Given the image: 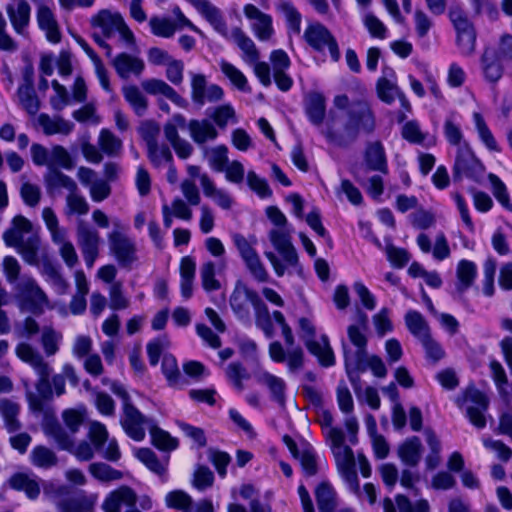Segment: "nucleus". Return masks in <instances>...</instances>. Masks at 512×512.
Listing matches in <instances>:
<instances>
[{
  "mask_svg": "<svg viewBox=\"0 0 512 512\" xmlns=\"http://www.w3.org/2000/svg\"><path fill=\"white\" fill-rule=\"evenodd\" d=\"M19 413L20 405L17 402L8 398L0 399V415L9 433L16 432L21 428V423L18 419Z\"/></svg>",
  "mask_w": 512,
  "mask_h": 512,
  "instance_id": "nucleus-45",
  "label": "nucleus"
},
{
  "mask_svg": "<svg viewBox=\"0 0 512 512\" xmlns=\"http://www.w3.org/2000/svg\"><path fill=\"white\" fill-rule=\"evenodd\" d=\"M76 239L87 267L92 268L99 256L102 242L99 232L84 220H78Z\"/></svg>",
  "mask_w": 512,
  "mask_h": 512,
  "instance_id": "nucleus-13",
  "label": "nucleus"
},
{
  "mask_svg": "<svg viewBox=\"0 0 512 512\" xmlns=\"http://www.w3.org/2000/svg\"><path fill=\"white\" fill-rule=\"evenodd\" d=\"M221 72L229 79V81L240 91L250 92L248 80L246 76L232 63L221 60L219 62Z\"/></svg>",
  "mask_w": 512,
  "mask_h": 512,
  "instance_id": "nucleus-60",
  "label": "nucleus"
},
{
  "mask_svg": "<svg viewBox=\"0 0 512 512\" xmlns=\"http://www.w3.org/2000/svg\"><path fill=\"white\" fill-rule=\"evenodd\" d=\"M137 458L145 466L157 474L163 482L167 480V461L161 462L156 454L149 448H141L137 451Z\"/></svg>",
  "mask_w": 512,
  "mask_h": 512,
  "instance_id": "nucleus-52",
  "label": "nucleus"
},
{
  "mask_svg": "<svg viewBox=\"0 0 512 512\" xmlns=\"http://www.w3.org/2000/svg\"><path fill=\"white\" fill-rule=\"evenodd\" d=\"M137 495L129 486H121L111 491L102 503L104 512H121V508L125 506L127 509L133 508L137 503Z\"/></svg>",
  "mask_w": 512,
  "mask_h": 512,
  "instance_id": "nucleus-20",
  "label": "nucleus"
},
{
  "mask_svg": "<svg viewBox=\"0 0 512 512\" xmlns=\"http://www.w3.org/2000/svg\"><path fill=\"white\" fill-rule=\"evenodd\" d=\"M253 309L256 326L263 331L267 338H272L274 336L272 316L268 310V307L262 301L261 297H259Z\"/></svg>",
  "mask_w": 512,
  "mask_h": 512,
  "instance_id": "nucleus-55",
  "label": "nucleus"
},
{
  "mask_svg": "<svg viewBox=\"0 0 512 512\" xmlns=\"http://www.w3.org/2000/svg\"><path fill=\"white\" fill-rule=\"evenodd\" d=\"M259 294L242 281H237L230 296V306L236 317L243 322H250V306L254 307Z\"/></svg>",
  "mask_w": 512,
  "mask_h": 512,
  "instance_id": "nucleus-16",
  "label": "nucleus"
},
{
  "mask_svg": "<svg viewBox=\"0 0 512 512\" xmlns=\"http://www.w3.org/2000/svg\"><path fill=\"white\" fill-rule=\"evenodd\" d=\"M423 446L417 436L408 437L397 449V454L402 463L410 467H416L422 458Z\"/></svg>",
  "mask_w": 512,
  "mask_h": 512,
  "instance_id": "nucleus-34",
  "label": "nucleus"
},
{
  "mask_svg": "<svg viewBox=\"0 0 512 512\" xmlns=\"http://www.w3.org/2000/svg\"><path fill=\"white\" fill-rule=\"evenodd\" d=\"M449 18L456 30V42L463 55H471L475 50L476 32L465 11L460 7H452Z\"/></svg>",
  "mask_w": 512,
  "mask_h": 512,
  "instance_id": "nucleus-12",
  "label": "nucleus"
},
{
  "mask_svg": "<svg viewBox=\"0 0 512 512\" xmlns=\"http://www.w3.org/2000/svg\"><path fill=\"white\" fill-rule=\"evenodd\" d=\"M225 375L228 381L239 392L244 389L243 381L250 378V374L246 367L240 362L229 363L225 368Z\"/></svg>",
  "mask_w": 512,
  "mask_h": 512,
  "instance_id": "nucleus-63",
  "label": "nucleus"
},
{
  "mask_svg": "<svg viewBox=\"0 0 512 512\" xmlns=\"http://www.w3.org/2000/svg\"><path fill=\"white\" fill-rule=\"evenodd\" d=\"M111 64L121 79H128L131 75L139 77L145 69V63L141 58L125 52L116 55Z\"/></svg>",
  "mask_w": 512,
  "mask_h": 512,
  "instance_id": "nucleus-28",
  "label": "nucleus"
},
{
  "mask_svg": "<svg viewBox=\"0 0 512 512\" xmlns=\"http://www.w3.org/2000/svg\"><path fill=\"white\" fill-rule=\"evenodd\" d=\"M375 128L376 117L371 105L366 100H356L345 111L341 127H336L329 120L321 129V133L328 142L339 147H348L357 140L361 131L365 134H372Z\"/></svg>",
  "mask_w": 512,
  "mask_h": 512,
  "instance_id": "nucleus-1",
  "label": "nucleus"
},
{
  "mask_svg": "<svg viewBox=\"0 0 512 512\" xmlns=\"http://www.w3.org/2000/svg\"><path fill=\"white\" fill-rule=\"evenodd\" d=\"M458 407L465 406L466 416L470 423L477 429H483L487 424L486 412L488 411L489 397L474 386L465 389L462 396L456 399Z\"/></svg>",
  "mask_w": 512,
  "mask_h": 512,
  "instance_id": "nucleus-7",
  "label": "nucleus"
},
{
  "mask_svg": "<svg viewBox=\"0 0 512 512\" xmlns=\"http://www.w3.org/2000/svg\"><path fill=\"white\" fill-rule=\"evenodd\" d=\"M491 377L496 385L497 391L500 397L505 402L510 401V393L508 391V377L502 366L497 360H492L489 364Z\"/></svg>",
  "mask_w": 512,
  "mask_h": 512,
  "instance_id": "nucleus-57",
  "label": "nucleus"
},
{
  "mask_svg": "<svg viewBox=\"0 0 512 512\" xmlns=\"http://www.w3.org/2000/svg\"><path fill=\"white\" fill-rule=\"evenodd\" d=\"M44 182L46 190L51 196L60 194L62 189L70 193L78 187L77 183L70 176L58 169H49L44 175Z\"/></svg>",
  "mask_w": 512,
  "mask_h": 512,
  "instance_id": "nucleus-32",
  "label": "nucleus"
},
{
  "mask_svg": "<svg viewBox=\"0 0 512 512\" xmlns=\"http://www.w3.org/2000/svg\"><path fill=\"white\" fill-rule=\"evenodd\" d=\"M100 150L109 157H117L122 151V141L110 130L102 129L98 137Z\"/></svg>",
  "mask_w": 512,
  "mask_h": 512,
  "instance_id": "nucleus-58",
  "label": "nucleus"
},
{
  "mask_svg": "<svg viewBox=\"0 0 512 512\" xmlns=\"http://www.w3.org/2000/svg\"><path fill=\"white\" fill-rule=\"evenodd\" d=\"M501 60L497 59L491 49H485L481 56V66L484 77L491 83H496L503 75Z\"/></svg>",
  "mask_w": 512,
  "mask_h": 512,
  "instance_id": "nucleus-49",
  "label": "nucleus"
},
{
  "mask_svg": "<svg viewBox=\"0 0 512 512\" xmlns=\"http://www.w3.org/2000/svg\"><path fill=\"white\" fill-rule=\"evenodd\" d=\"M164 501L167 508L180 512H214L211 500L202 499L195 503L187 492L180 489L168 492Z\"/></svg>",
  "mask_w": 512,
  "mask_h": 512,
  "instance_id": "nucleus-18",
  "label": "nucleus"
},
{
  "mask_svg": "<svg viewBox=\"0 0 512 512\" xmlns=\"http://www.w3.org/2000/svg\"><path fill=\"white\" fill-rule=\"evenodd\" d=\"M188 130L191 139L199 146H203L209 141H214L218 137L215 125L208 119L190 120L188 122Z\"/></svg>",
  "mask_w": 512,
  "mask_h": 512,
  "instance_id": "nucleus-33",
  "label": "nucleus"
},
{
  "mask_svg": "<svg viewBox=\"0 0 512 512\" xmlns=\"http://www.w3.org/2000/svg\"><path fill=\"white\" fill-rule=\"evenodd\" d=\"M42 218L50 233L52 242L60 247L68 242V231L59 223L58 217L51 207H45L42 211Z\"/></svg>",
  "mask_w": 512,
  "mask_h": 512,
  "instance_id": "nucleus-37",
  "label": "nucleus"
},
{
  "mask_svg": "<svg viewBox=\"0 0 512 512\" xmlns=\"http://www.w3.org/2000/svg\"><path fill=\"white\" fill-rule=\"evenodd\" d=\"M8 482L12 489L23 491L31 500H35L40 494V485L34 475L16 473L9 478Z\"/></svg>",
  "mask_w": 512,
  "mask_h": 512,
  "instance_id": "nucleus-39",
  "label": "nucleus"
},
{
  "mask_svg": "<svg viewBox=\"0 0 512 512\" xmlns=\"http://www.w3.org/2000/svg\"><path fill=\"white\" fill-rule=\"evenodd\" d=\"M282 334L285 344L288 347L287 352L279 341H273L269 344V356L276 363L287 362L288 370L295 372L302 368L304 363V352L300 346H294L295 338L290 326L284 327Z\"/></svg>",
  "mask_w": 512,
  "mask_h": 512,
  "instance_id": "nucleus-9",
  "label": "nucleus"
},
{
  "mask_svg": "<svg viewBox=\"0 0 512 512\" xmlns=\"http://www.w3.org/2000/svg\"><path fill=\"white\" fill-rule=\"evenodd\" d=\"M200 184L204 195L213 199L222 209L228 210L232 207L233 199L231 196L226 191L218 189L207 174L200 175Z\"/></svg>",
  "mask_w": 512,
  "mask_h": 512,
  "instance_id": "nucleus-42",
  "label": "nucleus"
},
{
  "mask_svg": "<svg viewBox=\"0 0 512 512\" xmlns=\"http://www.w3.org/2000/svg\"><path fill=\"white\" fill-rule=\"evenodd\" d=\"M20 105L30 115H35L40 108V101L35 93L32 80L25 76V83L17 91Z\"/></svg>",
  "mask_w": 512,
  "mask_h": 512,
  "instance_id": "nucleus-44",
  "label": "nucleus"
},
{
  "mask_svg": "<svg viewBox=\"0 0 512 512\" xmlns=\"http://www.w3.org/2000/svg\"><path fill=\"white\" fill-rule=\"evenodd\" d=\"M368 316L360 308L355 314V323L347 327L348 342L342 341L345 368H363V356L367 353Z\"/></svg>",
  "mask_w": 512,
  "mask_h": 512,
  "instance_id": "nucleus-3",
  "label": "nucleus"
},
{
  "mask_svg": "<svg viewBox=\"0 0 512 512\" xmlns=\"http://www.w3.org/2000/svg\"><path fill=\"white\" fill-rule=\"evenodd\" d=\"M484 172V166L475 157L467 143L457 148L456 159L453 168L454 180H460L463 176L479 182Z\"/></svg>",
  "mask_w": 512,
  "mask_h": 512,
  "instance_id": "nucleus-15",
  "label": "nucleus"
},
{
  "mask_svg": "<svg viewBox=\"0 0 512 512\" xmlns=\"http://www.w3.org/2000/svg\"><path fill=\"white\" fill-rule=\"evenodd\" d=\"M31 463L39 468L49 469L58 463L57 455L48 447L39 445L32 449L30 454Z\"/></svg>",
  "mask_w": 512,
  "mask_h": 512,
  "instance_id": "nucleus-59",
  "label": "nucleus"
},
{
  "mask_svg": "<svg viewBox=\"0 0 512 512\" xmlns=\"http://www.w3.org/2000/svg\"><path fill=\"white\" fill-rule=\"evenodd\" d=\"M15 289L25 309L32 314L41 315L45 308L50 306L47 294L37 281L29 275L21 276L20 280L16 283Z\"/></svg>",
  "mask_w": 512,
  "mask_h": 512,
  "instance_id": "nucleus-10",
  "label": "nucleus"
},
{
  "mask_svg": "<svg viewBox=\"0 0 512 512\" xmlns=\"http://www.w3.org/2000/svg\"><path fill=\"white\" fill-rule=\"evenodd\" d=\"M61 341V332L55 330L52 326H44L42 328L41 345L47 357L54 356L59 351Z\"/></svg>",
  "mask_w": 512,
  "mask_h": 512,
  "instance_id": "nucleus-61",
  "label": "nucleus"
},
{
  "mask_svg": "<svg viewBox=\"0 0 512 512\" xmlns=\"http://www.w3.org/2000/svg\"><path fill=\"white\" fill-rule=\"evenodd\" d=\"M196 10L210 23V25L220 35L229 38L227 24L219 8L214 6L209 0H187Z\"/></svg>",
  "mask_w": 512,
  "mask_h": 512,
  "instance_id": "nucleus-21",
  "label": "nucleus"
},
{
  "mask_svg": "<svg viewBox=\"0 0 512 512\" xmlns=\"http://www.w3.org/2000/svg\"><path fill=\"white\" fill-rule=\"evenodd\" d=\"M299 326L302 332L301 337L309 352L318 358L322 366L329 367L334 365L335 357L328 338L323 336L321 342L315 341V327L312 322L305 317L299 319Z\"/></svg>",
  "mask_w": 512,
  "mask_h": 512,
  "instance_id": "nucleus-11",
  "label": "nucleus"
},
{
  "mask_svg": "<svg viewBox=\"0 0 512 512\" xmlns=\"http://www.w3.org/2000/svg\"><path fill=\"white\" fill-rule=\"evenodd\" d=\"M148 158L156 167L172 161V153L168 146L159 145L152 136L147 137Z\"/></svg>",
  "mask_w": 512,
  "mask_h": 512,
  "instance_id": "nucleus-62",
  "label": "nucleus"
},
{
  "mask_svg": "<svg viewBox=\"0 0 512 512\" xmlns=\"http://www.w3.org/2000/svg\"><path fill=\"white\" fill-rule=\"evenodd\" d=\"M228 39L232 40L241 50V58L247 65L260 60V51L254 41L241 28L234 27Z\"/></svg>",
  "mask_w": 512,
  "mask_h": 512,
  "instance_id": "nucleus-31",
  "label": "nucleus"
},
{
  "mask_svg": "<svg viewBox=\"0 0 512 512\" xmlns=\"http://www.w3.org/2000/svg\"><path fill=\"white\" fill-rule=\"evenodd\" d=\"M37 22L39 27L45 31L47 39L52 43H58L61 40V33L57 20L52 10L40 3L37 9Z\"/></svg>",
  "mask_w": 512,
  "mask_h": 512,
  "instance_id": "nucleus-35",
  "label": "nucleus"
},
{
  "mask_svg": "<svg viewBox=\"0 0 512 512\" xmlns=\"http://www.w3.org/2000/svg\"><path fill=\"white\" fill-rule=\"evenodd\" d=\"M315 498L320 512H332L337 507L336 492L327 482H322L316 487Z\"/></svg>",
  "mask_w": 512,
  "mask_h": 512,
  "instance_id": "nucleus-50",
  "label": "nucleus"
},
{
  "mask_svg": "<svg viewBox=\"0 0 512 512\" xmlns=\"http://www.w3.org/2000/svg\"><path fill=\"white\" fill-rule=\"evenodd\" d=\"M207 114L220 129H225L229 122L237 123L235 110L229 104L209 109Z\"/></svg>",
  "mask_w": 512,
  "mask_h": 512,
  "instance_id": "nucleus-64",
  "label": "nucleus"
},
{
  "mask_svg": "<svg viewBox=\"0 0 512 512\" xmlns=\"http://www.w3.org/2000/svg\"><path fill=\"white\" fill-rule=\"evenodd\" d=\"M458 282L456 283V293L463 295L473 284L477 276V267L474 262L461 260L456 269Z\"/></svg>",
  "mask_w": 512,
  "mask_h": 512,
  "instance_id": "nucleus-41",
  "label": "nucleus"
},
{
  "mask_svg": "<svg viewBox=\"0 0 512 512\" xmlns=\"http://www.w3.org/2000/svg\"><path fill=\"white\" fill-rule=\"evenodd\" d=\"M365 168L363 172L377 171L383 174L388 172V165L384 146L380 141L368 142L364 152Z\"/></svg>",
  "mask_w": 512,
  "mask_h": 512,
  "instance_id": "nucleus-29",
  "label": "nucleus"
},
{
  "mask_svg": "<svg viewBox=\"0 0 512 512\" xmlns=\"http://www.w3.org/2000/svg\"><path fill=\"white\" fill-rule=\"evenodd\" d=\"M161 368L169 386L182 388L188 385L187 378L180 372L177 360L172 355L163 357Z\"/></svg>",
  "mask_w": 512,
  "mask_h": 512,
  "instance_id": "nucleus-46",
  "label": "nucleus"
},
{
  "mask_svg": "<svg viewBox=\"0 0 512 512\" xmlns=\"http://www.w3.org/2000/svg\"><path fill=\"white\" fill-rule=\"evenodd\" d=\"M191 75V99L198 105L203 106L206 102L214 103L222 100L223 89L217 84H208L205 75L190 73Z\"/></svg>",
  "mask_w": 512,
  "mask_h": 512,
  "instance_id": "nucleus-19",
  "label": "nucleus"
},
{
  "mask_svg": "<svg viewBox=\"0 0 512 512\" xmlns=\"http://www.w3.org/2000/svg\"><path fill=\"white\" fill-rule=\"evenodd\" d=\"M44 429L46 435L53 438L62 450L72 451L74 447V434H71L69 430H66L56 422H48Z\"/></svg>",
  "mask_w": 512,
  "mask_h": 512,
  "instance_id": "nucleus-51",
  "label": "nucleus"
},
{
  "mask_svg": "<svg viewBox=\"0 0 512 512\" xmlns=\"http://www.w3.org/2000/svg\"><path fill=\"white\" fill-rule=\"evenodd\" d=\"M368 368L379 378H383L387 374V369L382 359L376 355L369 356L368 353H365V356H363V368H346L347 375L357 395L360 391L359 373L366 371Z\"/></svg>",
  "mask_w": 512,
  "mask_h": 512,
  "instance_id": "nucleus-26",
  "label": "nucleus"
},
{
  "mask_svg": "<svg viewBox=\"0 0 512 512\" xmlns=\"http://www.w3.org/2000/svg\"><path fill=\"white\" fill-rule=\"evenodd\" d=\"M9 246L14 247L27 264L36 266L37 268L40 267V238L37 235H30L25 239L18 241L17 244H11Z\"/></svg>",
  "mask_w": 512,
  "mask_h": 512,
  "instance_id": "nucleus-36",
  "label": "nucleus"
},
{
  "mask_svg": "<svg viewBox=\"0 0 512 512\" xmlns=\"http://www.w3.org/2000/svg\"><path fill=\"white\" fill-rule=\"evenodd\" d=\"M32 229L31 222L22 215L15 216L12 220L11 228L3 234L4 242L7 246L17 244L18 241L25 239L24 234L30 233Z\"/></svg>",
  "mask_w": 512,
  "mask_h": 512,
  "instance_id": "nucleus-48",
  "label": "nucleus"
},
{
  "mask_svg": "<svg viewBox=\"0 0 512 512\" xmlns=\"http://www.w3.org/2000/svg\"><path fill=\"white\" fill-rule=\"evenodd\" d=\"M257 381L268 388L273 401L282 407L285 405L286 383L282 378L264 371L257 376Z\"/></svg>",
  "mask_w": 512,
  "mask_h": 512,
  "instance_id": "nucleus-38",
  "label": "nucleus"
},
{
  "mask_svg": "<svg viewBox=\"0 0 512 512\" xmlns=\"http://www.w3.org/2000/svg\"><path fill=\"white\" fill-rule=\"evenodd\" d=\"M305 112L313 125L321 126L326 114L325 97L318 92L310 93L305 99Z\"/></svg>",
  "mask_w": 512,
  "mask_h": 512,
  "instance_id": "nucleus-40",
  "label": "nucleus"
},
{
  "mask_svg": "<svg viewBox=\"0 0 512 512\" xmlns=\"http://www.w3.org/2000/svg\"><path fill=\"white\" fill-rule=\"evenodd\" d=\"M45 281L59 295H64L69 290V282L63 277L59 267H57L48 255L41 256V265L38 268Z\"/></svg>",
  "mask_w": 512,
  "mask_h": 512,
  "instance_id": "nucleus-25",
  "label": "nucleus"
},
{
  "mask_svg": "<svg viewBox=\"0 0 512 512\" xmlns=\"http://www.w3.org/2000/svg\"><path fill=\"white\" fill-rule=\"evenodd\" d=\"M113 225L114 229L107 236L110 252L121 267L130 269L138 260L136 243L122 232L120 220H115Z\"/></svg>",
  "mask_w": 512,
  "mask_h": 512,
  "instance_id": "nucleus-8",
  "label": "nucleus"
},
{
  "mask_svg": "<svg viewBox=\"0 0 512 512\" xmlns=\"http://www.w3.org/2000/svg\"><path fill=\"white\" fill-rule=\"evenodd\" d=\"M5 9L14 31L18 35L27 36L31 14L29 3L26 0H17L15 4H7Z\"/></svg>",
  "mask_w": 512,
  "mask_h": 512,
  "instance_id": "nucleus-23",
  "label": "nucleus"
},
{
  "mask_svg": "<svg viewBox=\"0 0 512 512\" xmlns=\"http://www.w3.org/2000/svg\"><path fill=\"white\" fill-rule=\"evenodd\" d=\"M92 34L101 38H111L116 32L125 45L133 49L136 46V39L132 30L127 26L122 15L109 9H102L90 19Z\"/></svg>",
  "mask_w": 512,
  "mask_h": 512,
  "instance_id": "nucleus-6",
  "label": "nucleus"
},
{
  "mask_svg": "<svg viewBox=\"0 0 512 512\" xmlns=\"http://www.w3.org/2000/svg\"><path fill=\"white\" fill-rule=\"evenodd\" d=\"M125 100L138 116H143L148 108V100L135 85L124 86L122 89Z\"/></svg>",
  "mask_w": 512,
  "mask_h": 512,
  "instance_id": "nucleus-56",
  "label": "nucleus"
},
{
  "mask_svg": "<svg viewBox=\"0 0 512 512\" xmlns=\"http://www.w3.org/2000/svg\"><path fill=\"white\" fill-rule=\"evenodd\" d=\"M307 44L318 52L328 48L331 59L337 62L340 59L338 43L332 33L321 23H310L303 34Z\"/></svg>",
  "mask_w": 512,
  "mask_h": 512,
  "instance_id": "nucleus-14",
  "label": "nucleus"
},
{
  "mask_svg": "<svg viewBox=\"0 0 512 512\" xmlns=\"http://www.w3.org/2000/svg\"><path fill=\"white\" fill-rule=\"evenodd\" d=\"M336 465L342 478L350 491L360 493L357 472L355 470V456L350 447L344 444V433L339 428H331L328 433Z\"/></svg>",
  "mask_w": 512,
  "mask_h": 512,
  "instance_id": "nucleus-4",
  "label": "nucleus"
},
{
  "mask_svg": "<svg viewBox=\"0 0 512 512\" xmlns=\"http://www.w3.org/2000/svg\"><path fill=\"white\" fill-rule=\"evenodd\" d=\"M96 495H87L80 492L57 501V508L60 512H92L96 504Z\"/></svg>",
  "mask_w": 512,
  "mask_h": 512,
  "instance_id": "nucleus-30",
  "label": "nucleus"
},
{
  "mask_svg": "<svg viewBox=\"0 0 512 512\" xmlns=\"http://www.w3.org/2000/svg\"><path fill=\"white\" fill-rule=\"evenodd\" d=\"M405 323L410 333L419 341L430 336L428 323L418 311H408L405 315Z\"/></svg>",
  "mask_w": 512,
  "mask_h": 512,
  "instance_id": "nucleus-53",
  "label": "nucleus"
},
{
  "mask_svg": "<svg viewBox=\"0 0 512 512\" xmlns=\"http://www.w3.org/2000/svg\"><path fill=\"white\" fill-rule=\"evenodd\" d=\"M376 92L378 98L388 105H391L402 93L396 83V75L392 68L383 67L382 76L376 83Z\"/></svg>",
  "mask_w": 512,
  "mask_h": 512,
  "instance_id": "nucleus-24",
  "label": "nucleus"
},
{
  "mask_svg": "<svg viewBox=\"0 0 512 512\" xmlns=\"http://www.w3.org/2000/svg\"><path fill=\"white\" fill-rule=\"evenodd\" d=\"M142 89L150 95H163L180 108H187L188 101L164 80L151 78L141 82Z\"/></svg>",
  "mask_w": 512,
  "mask_h": 512,
  "instance_id": "nucleus-27",
  "label": "nucleus"
},
{
  "mask_svg": "<svg viewBox=\"0 0 512 512\" xmlns=\"http://www.w3.org/2000/svg\"><path fill=\"white\" fill-rule=\"evenodd\" d=\"M90 205L86 198L81 194L79 188L75 189L70 193H67L65 197V205L63 208V214L70 218L72 216L82 217L89 213Z\"/></svg>",
  "mask_w": 512,
  "mask_h": 512,
  "instance_id": "nucleus-43",
  "label": "nucleus"
},
{
  "mask_svg": "<svg viewBox=\"0 0 512 512\" xmlns=\"http://www.w3.org/2000/svg\"><path fill=\"white\" fill-rule=\"evenodd\" d=\"M15 353L20 360L29 364L38 376L35 383L37 394L29 392L27 399L30 410L41 413L44 411L45 401L53 398L50 381L52 368L43 355L29 343L20 342L15 348Z\"/></svg>",
  "mask_w": 512,
  "mask_h": 512,
  "instance_id": "nucleus-2",
  "label": "nucleus"
},
{
  "mask_svg": "<svg viewBox=\"0 0 512 512\" xmlns=\"http://www.w3.org/2000/svg\"><path fill=\"white\" fill-rule=\"evenodd\" d=\"M120 423L125 433L135 441L145 437V429L153 422L146 418L132 403H124Z\"/></svg>",
  "mask_w": 512,
  "mask_h": 512,
  "instance_id": "nucleus-17",
  "label": "nucleus"
},
{
  "mask_svg": "<svg viewBox=\"0 0 512 512\" xmlns=\"http://www.w3.org/2000/svg\"><path fill=\"white\" fill-rule=\"evenodd\" d=\"M351 173L354 176L355 180L366 187L367 192L373 197L378 198L383 194L384 186L382 177L379 175H374L370 177L367 181L365 180V173L361 167H354L351 169Z\"/></svg>",
  "mask_w": 512,
  "mask_h": 512,
  "instance_id": "nucleus-54",
  "label": "nucleus"
},
{
  "mask_svg": "<svg viewBox=\"0 0 512 512\" xmlns=\"http://www.w3.org/2000/svg\"><path fill=\"white\" fill-rule=\"evenodd\" d=\"M37 122L42 127L43 132L46 135H68L73 129V124L71 122L66 121L61 117L52 118L45 113L38 116Z\"/></svg>",
  "mask_w": 512,
  "mask_h": 512,
  "instance_id": "nucleus-47",
  "label": "nucleus"
},
{
  "mask_svg": "<svg viewBox=\"0 0 512 512\" xmlns=\"http://www.w3.org/2000/svg\"><path fill=\"white\" fill-rule=\"evenodd\" d=\"M243 12L249 20L253 21L252 29L259 40L267 41L272 37L274 30L270 15L263 13L253 4H246Z\"/></svg>",
  "mask_w": 512,
  "mask_h": 512,
  "instance_id": "nucleus-22",
  "label": "nucleus"
},
{
  "mask_svg": "<svg viewBox=\"0 0 512 512\" xmlns=\"http://www.w3.org/2000/svg\"><path fill=\"white\" fill-rule=\"evenodd\" d=\"M291 234L292 229L290 227L274 228L269 232V239L281 255L283 262L273 252L266 251L264 254L278 277H282L288 268L298 266V255L292 245Z\"/></svg>",
  "mask_w": 512,
  "mask_h": 512,
  "instance_id": "nucleus-5",
  "label": "nucleus"
}]
</instances>
